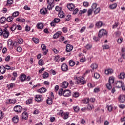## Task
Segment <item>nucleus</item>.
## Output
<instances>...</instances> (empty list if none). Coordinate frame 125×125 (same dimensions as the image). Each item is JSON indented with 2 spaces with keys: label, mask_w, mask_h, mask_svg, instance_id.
<instances>
[{
  "label": "nucleus",
  "mask_w": 125,
  "mask_h": 125,
  "mask_svg": "<svg viewBox=\"0 0 125 125\" xmlns=\"http://www.w3.org/2000/svg\"><path fill=\"white\" fill-rule=\"evenodd\" d=\"M74 79L76 80L77 84H85L86 83V81H84V78L82 77H74Z\"/></svg>",
  "instance_id": "obj_1"
},
{
  "label": "nucleus",
  "mask_w": 125,
  "mask_h": 125,
  "mask_svg": "<svg viewBox=\"0 0 125 125\" xmlns=\"http://www.w3.org/2000/svg\"><path fill=\"white\" fill-rule=\"evenodd\" d=\"M115 82V78L113 77H109L108 83H107L106 84V87L107 89H109V90L110 89H112V83H114Z\"/></svg>",
  "instance_id": "obj_2"
},
{
  "label": "nucleus",
  "mask_w": 125,
  "mask_h": 125,
  "mask_svg": "<svg viewBox=\"0 0 125 125\" xmlns=\"http://www.w3.org/2000/svg\"><path fill=\"white\" fill-rule=\"evenodd\" d=\"M108 32L106 30L102 29L99 31L98 37L99 38H101L103 36L107 35Z\"/></svg>",
  "instance_id": "obj_3"
},
{
  "label": "nucleus",
  "mask_w": 125,
  "mask_h": 125,
  "mask_svg": "<svg viewBox=\"0 0 125 125\" xmlns=\"http://www.w3.org/2000/svg\"><path fill=\"white\" fill-rule=\"evenodd\" d=\"M14 110L17 113H21L22 112V107L20 105H17L14 107Z\"/></svg>",
  "instance_id": "obj_4"
},
{
  "label": "nucleus",
  "mask_w": 125,
  "mask_h": 125,
  "mask_svg": "<svg viewBox=\"0 0 125 125\" xmlns=\"http://www.w3.org/2000/svg\"><path fill=\"white\" fill-rule=\"evenodd\" d=\"M4 38H8L9 36V31L7 30V28H5L3 29V35Z\"/></svg>",
  "instance_id": "obj_5"
},
{
  "label": "nucleus",
  "mask_w": 125,
  "mask_h": 125,
  "mask_svg": "<svg viewBox=\"0 0 125 125\" xmlns=\"http://www.w3.org/2000/svg\"><path fill=\"white\" fill-rule=\"evenodd\" d=\"M61 70L62 71V72H67L68 71V65H67L66 64L63 63L61 65Z\"/></svg>",
  "instance_id": "obj_6"
},
{
  "label": "nucleus",
  "mask_w": 125,
  "mask_h": 125,
  "mask_svg": "<svg viewBox=\"0 0 125 125\" xmlns=\"http://www.w3.org/2000/svg\"><path fill=\"white\" fill-rule=\"evenodd\" d=\"M71 94V91L69 90H65L63 93V96H65V97H69V96H70Z\"/></svg>",
  "instance_id": "obj_7"
},
{
  "label": "nucleus",
  "mask_w": 125,
  "mask_h": 125,
  "mask_svg": "<svg viewBox=\"0 0 125 125\" xmlns=\"http://www.w3.org/2000/svg\"><path fill=\"white\" fill-rule=\"evenodd\" d=\"M90 67L91 68V70H90L91 72H94V70H96L97 68H98V65L96 63H93L91 65Z\"/></svg>",
  "instance_id": "obj_8"
},
{
  "label": "nucleus",
  "mask_w": 125,
  "mask_h": 125,
  "mask_svg": "<svg viewBox=\"0 0 125 125\" xmlns=\"http://www.w3.org/2000/svg\"><path fill=\"white\" fill-rule=\"evenodd\" d=\"M73 46L68 44L66 45V51H67V52H70L72 51V50H73Z\"/></svg>",
  "instance_id": "obj_9"
},
{
  "label": "nucleus",
  "mask_w": 125,
  "mask_h": 125,
  "mask_svg": "<svg viewBox=\"0 0 125 125\" xmlns=\"http://www.w3.org/2000/svg\"><path fill=\"white\" fill-rule=\"evenodd\" d=\"M116 87L118 88H121L124 85V83L122 81H117L116 83Z\"/></svg>",
  "instance_id": "obj_10"
},
{
  "label": "nucleus",
  "mask_w": 125,
  "mask_h": 125,
  "mask_svg": "<svg viewBox=\"0 0 125 125\" xmlns=\"http://www.w3.org/2000/svg\"><path fill=\"white\" fill-rule=\"evenodd\" d=\"M26 79H27V76L25 74H22L20 76V80L21 81V82H25L26 80Z\"/></svg>",
  "instance_id": "obj_11"
},
{
  "label": "nucleus",
  "mask_w": 125,
  "mask_h": 125,
  "mask_svg": "<svg viewBox=\"0 0 125 125\" xmlns=\"http://www.w3.org/2000/svg\"><path fill=\"white\" fill-rule=\"evenodd\" d=\"M35 100L36 101H42V96L41 95H36L35 96Z\"/></svg>",
  "instance_id": "obj_12"
},
{
  "label": "nucleus",
  "mask_w": 125,
  "mask_h": 125,
  "mask_svg": "<svg viewBox=\"0 0 125 125\" xmlns=\"http://www.w3.org/2000/svg\"><path fill=\"white\" fill-rule=\"evenodd\" d=\"M69 85V83L67 81H64L62 84V88H67Z\"/></svg>",
  "instance_id": "obj_13"
},
{
  "label": "nucleus",
  "mask_w": 125,
  "mask_h": 125,
  "mask_svg": "<svg viewBox=\"0 0 125 125\" xmlns=\"http://www.w3.org/2000/svg\"><path fill=\"white\" fill-rule=\"evenodd\" d=\"M40 12L41 14H47V9L46 8H43L40 10Z\"/></svg>",
  "instance_id": "obj_14"
},
{
  "label": "nucleus",
  "mask_w": 125,
  "mask_h": 125,
  "mask_svg": "<svg viewBox=\"0 0 125 125\" xmlns=\"http://www.w3.org/2000/svg\"><path fill=\"white\" fill-rule=\"evenodd\" d=\"M67 7L69 10H73V9H75V5L73 3H70L67 5Z\"/></svg>",
  "instance_id": "obj_15"
},
{
  "label": "nucleus",
  "mask_w": 125,
  "mask_h": 125,
  "mask_svg": "<svg viewBox=\"0 0 125 125\" xmlns=\"http://www.w3.org/2000/svg\"><path fill=\"white\" fill-rule=\"evenodd\" d=\"M119 99L120 102L122 103L125 102V96L124 95H121L119 96Z\"/></svg>",
  "instance_id": "obj_16"
},
{
  "label": "nucleus",
  "mask_w": 125,
  "mask_h": 125,
  "mask_svg": "<svg viewBox=\"0 0 125 125\" xmlns=\"http://www.w3.org/2000/svg\"><path fill=\"white\" fill-rule=\"evenodd\" d=\"M0 72L1 74H4L5 72H6V69L5 68V67L4 66H1L0 67Z\"/></svg>",
  "instance_id": "obj_17"
},
{
  "label": "nucleus",
  "mask_w": 125,
  "mask_h": 125,
  "mask_svg": "<svg viewBox=\"0 0 125 125\" xmlns=\"http://www.w3.org/2000/svg\"><path fill=\"white\" fill-rule=\"evenodd\" d=\"M114 73V70H113L112 69H108L105 71V75H109L111 74Z\"/></svg>",
  "instance_id": "obj_18"
},
{
  "label": "nucleus",
  "mask_w": 125,
  "mask_h": 125,
  "mask_svg": "<svg viewBox=\"0 0 125 125\" xmlns=\"http://www.w3.org/2000/svg\"><path fill=\"white\" fill-rule=\"evenodd\" d=\"M62 34V32L61 31H58L54 35H53V39H57L58 37L60 36Z\"/></svg>",
  "instance_id": "obj_19"
},
{
  "label": "nucleus",
  "mask_w": 125,
  "mask_h": 125,
  "mask_svg": "<svg viewBox=\"0 0 125 125\" xmlns=\"http://www.w3.org/2000/svg\"><path fill=\"white\" fill-rule=\"evenodd\" d=\"M103 25V23H102V21H98L96 22L95 26L97 28H101Z\"/></svg>",
  "instance_id": "obj_20"
},
{
  "label": "nucleus",
  "mask_w": 125,
  "mask_h": 125,
  "mask_svg": "<svg viewBox=\"0 0 125 125\" xmlns=\"http://www.w3.org/2000/svg\"><path fill=\"white\" fill-rule=\"evenodd\" d=\"M22 118L24 120H27V119H28V113L26 112H24L22 114Z\"/></svg>",
  "instance_id": "obj_21"
},
{
  "label": "nucleus",
  "mask_w": 125,
  "mask_h": 125,
  "mask_svg": "<svg viewBox=\"0 0 125 125\" xmlns=\"http://www.w3.org/2000/svg\"><path fill=\"white\" fill-rule=\"evenodd\" d=\"M38 91L40 93H44V92L46 91V88L42 87V88L39 89Z\"/></svg>",
  "instance_id": "obj_22"
},
{
  "label": "nucleus",
  "mask_w": 125,
  "mask_h": 125,
  "mask_svg": "<svg viewBox=\"0 0 125 125\" xmlns=\"http://www.w3.org/2000/svg\"><path fill=\"white\" fill-rule=\"evenodd\" d=\"M59 17H60V18H64V17H65V15H64V12H63V11H60L59 12Z\"/></svg>",
  "instance_id": "obj_23"
},
{
  "label": "nucleus",
  "mask_w": 125,
  "mask_h": 125,
  "mask_svg": "<svg viewBox=\"0 0 125 125\" xmlns=\"http://www.w3.org/2000/svg\"><path fill=\"white\" fill-rule=\"evenodd\" d=\"M38 29H43V24L42 23H39L37 25Z\"/></svg>",
  "instance_id": "obj_24"
},
{
  "label": "nucleus",
  "mask_w": 125,
  "mask_h": 125,
  "mask_svg": "<svg viewBox=\"0 0 125 125\" xmlns=\"http://www.w3.org/2000/svg\"><path fill=\"white\" fill-rule=\"evenodd\" d=\"M46 103L48 105H51L52 104V99L51 98H48L46 100Z\"/></svg>",
  "instance_id": "obj_25"
},
{
  "label": "nucleus",
  "mask_w": 125,
  "mask_h": 125,
  "mask_svg": "<svg viewBox=\"0 0 125 125\" xmlns=\"http://www.w3.org/2000/svg\"><path fill=\"white\" fill-rule=\"evenodd\" d=\"M125 73L124 72H121L120 75L118 76V78L119 79H125Z\"/></svg>",
  "instance_id": "obj_26"
},
{
  "label": "nucleus",
  "mask_w": 125,
  "mask_h": 125,
  "mask_svg": "<svg viewBox=\"0 0 125 125\" xmlns=\"http://www.w3.org/2000/svg\"><path fill=\"white\" fill-rule=\"evenodd\" d=\"M43 79H47L49 77V74L47 72H45L42 75Z\"/></svg>",
  "instance_id": "obj_27"
},
{
  "label": "nucleus",
  "mask_w": 125,
  "mask_h": 125,
  "mask_svg": "<svg viewBox=\"0 0 125 125\" xmlns=\"http://www.w3.org/2000/svg\"><path fill=\"white\" fill-rule=\"evenodd\" d=\"M12 121L13 123H14L15 124L18 123V117L16 116L15 117L13 118Z\"/></svg>",
  "instance_id": "obj_28"
},
{
  "label": "nucleus",
  "mask_w": 125,
  "mask_h": 125,
  "mask_svg": "<svg viewBox=\"0 0 125 125\" xmlns=\"http://www.w3.org/2000/svg\"><path fill=\"white\" fill-rule=\"evenodd\" d=\"M69 65L71 66V67H74V66H75V61L72 60H70Z\"/></svg>",
  "instance_id": "obj_29"
},
{
  "label": "nucleus",
  "mask_w": 125,
  "mask_h": 125,
  "mask_svg": "<svg viewBox=\"0 0 125 125\" xmlns=\"http://www.w3.org/2000/svg\"><path fill=\"white\" fill-rule=\"evenodd\" d=\"M5 21H6V18H5V17H2V18H1L0 22L1 24H3V23H4Z\"/></svg>",
  "instance_id": "obj_30"
},
{
  "label": "nucleus",
  "mask_w": 125,
  "mask_h": 125,
  "mask_svg": "<svg viewBox=\"0 0 125 125\" xmlns=\"http://www.w3.org/2000/svg\"><path fill=\"white\" fill-rule=\"evenodd\" d=\"M16 28H17L16 24L13 25L10 28L11 31H12V32H13V31H15V30H16Z\"/></svg>",
  "instance_id": "obj_31"
},
{
  "label": "nucleus",
  "mask_w": 125,
  "mask_h": 125,
  "mask_svg": "<svg viewBox=\"0 0 125 125\" xmlns=\"http://www.w3.org/2000/svg\"><path fill=\"white\" fill-rule=\"evenodd\" d=\"M13 18H14L13 17L9 16L7 18L6 20L7 22H12V20H13Z\"/></svg>",
  "instance_id": "obj_32"
},
{
  "label": "nucleus",
  "mask_w": 125,
  "mask_h": 125,
  "mask_svg": "<svg viewBox=\"0 0 125 125\" xmlns=\"http://www.w3.org/2000/svg\"><path fill=\"white\" fill-rule=\"evenodd\" d=\"M13 4V0H8L7 1V5H9L10 6L11 5V4Z\"/></svg>",
  "instance_id": "obj_33"
},
{
  "label": "nucleus",
  "mask_w": 125,
  "mask_h": 125,
  "mask_svg": "<svg viewBox=\"0 0 125 125\" xmlns=\"http://www.w3.org/2000/svg\"><path fill=\"white\" fill-rule=\"evenodd\" d=\"M38 64L39 66H43V60L40 59L38 62Z\"/></svg>",
  "instance_id": "obj_34"
},
{
  "label": "nucleus",
  "mask_w": 125,
  "mask_h": 125,
  "mask_svg": "<svg viewBox=\"0 0 125 125\" xmlns=\"http://www.w3.org/2000/svg\"><path fill=\"white\" fill-rule=\"evenodd\" d=\"M71 15H68L65 18V21L67 22V21H70V20L71 19Z\"/></svg>",
  "instance_id": "obj_35"
},
{
  "label": "nucleus",
  "mask_w": 125,
  "mask_h": 125,
  "mask_svg": "<svg viewBox=\"0 0 125 125\" xmlns=\"http://www.w3.org/2000/svg\"><path fill=\"white\" fill-rule=\"evenodd\" d=\"M63 115H64L63 119L64 120H67V119H68L69 118V113L66 112V113H64Z\"/></svg>",
  "instance_id": "obj_36"
},
{
  "label": "nucleus",
  "mask_w": 125,
  "mask_h": 125,
  "mask_svg": "<svg viewBox=\"0 0 125 125\" xmlns=\"http://www.w3.org/2000/svg\"><path fill=\"white\" fill-rule=\"evenodd\" d=\"M116 7H117V3H114L110 5V8H111V9H115Z\"/></svg>",
  "instance_id": "obj_37"
},
{
  "label": "nucleus",
  "mask_w": 125,
  "mask_h": 125,
  "mask_svg": "<svg viewBox=\"0 0 125 125\" xmlns=\"http://www.w3.org/2000/svg\"><path fill=\"white\" fill-rule=\"evenodd\" d=\"M73 110H74V111L76 113H78V112H79V111H80V107H79V106H74Z\"/></svg>",
  "instance_id": "obj_38"
},
{
  "label": "nucleus",
  "mask_w": 125,
  "mask_h": 125,
  "mask_svg": "<svg viewBox=\"0 0 125 125\" xmlns=\"http://www.w3.org/2000/svg\"><path fill=\"white\" fill-rule=\"evenodd\" d=\"M53 7H54V5L53 4H49V5L47 6V8L49 9V10H51Z\"/></svg>",
  "instance_id": "obj_39"
},
{
  "label": "nucleus",
  "mask_w": 125,
  "mask_h": 125,
  "mask_svg": "<svg viewBox=\"0 0 125 125\" xmlns=\"http://www.w3.org/2000/svg\"><path fill=\"white\" fill-rule=\"evenodd\" d=\"M103 49H109L110 46L109 45H104L102 46Z\"/></svg>",
  "instance_id": "obj_40"
},
{
  "label": "nucleus",
  "mask_w": 125,
  "mask_h": 125,
  "mask_svg": "<svg viewBox=\"0 0 125 125\" xmlns=\"http://www.w3.org/2000/svg\"><path fill=\"white\" fill-rule=\"evenodd\" d=\"M80 95V94H79V92H75L74 93H73V97H79V96Z\"/></svg>",
  "instance_id": "obj_41"
},
{
  "label": "nucleus",
  "mask_w": 125,
  "mask_h": 125,
  "mask_svg": "<svg viewBox=\"0 0 125 125\" xmlns=\"http://www.w3.org/2000/svg\"><path fill=\"white\" fill-rule=\"evenodd\" d=\"M94 77L95 79H99L100 78V75L98 73H94Z\"/></svg>",
  "instance_id": "obj_42"
},
{
  "label": "nucleus",
  "mask_w": 125,
  "mask_h": 125,
  "mask_svg": "<svg viewBox=\"0 0 125 125\" xmlns=\"http://www.w3.org/2000/svg\"><path fill=\"white\" fill-rule=\"evenodd\" d=\"M85 48H86V49H90L91 48H92V45L90 44H87Z\"/></svg>",
  "instance_id": "obj_43"
},
{
  "label": "nucleus",
  "mask_w": 125,
  "mask_h": 125,
  "mask_svg": "<svg viewBox=\"0 0 125 125\" xmlns=\"http://www.w3.org/2000/svg\"><path fill=\"white\" fill-rule=\"evenodd\" d=\"M93 108H94V107L91 104H88L87 106V109L90 111H91Z\"/></svg>",
  "instance_id": "obj_44"
},
{
  "label": "nucleus",
  "mask_w": 125,
  "mask_h": 125,
  "mask_svg": "<svg viewBox=\"0 0 125 125\" xmlns=\"http://www.w3.org/2000/svg\"><path fill=\"white\" fill-rule=\"evenodd\" d=\"M18 15H19V12H15L12 14V16L14 18L18 16Z\"/></svg>",
  "instance_id": "obj_45"
},
{
  "label": "nucleus",
  "mask_w": 125,
  "mask_h": 125,
  "mask_svg": "<svg viewBox=\"0 0 125 125\" xmlns=\"http://www.w3.org/2000/svg\"><path fill=\"white\" fill-rule=\"evenodd\" d=\"M100 12V8H97L96 10H94V13L95 14H97V13H99Z\"/></svg>",
  "instance_id": "obj_46"
},
{
  "label": "nucleus",
  "mask_w": 125,
  "mask_h": 125,
  "mask_svg": "<svg viewBox=\"0 0 125 125\" xmlns=\"http://www.w3.org/2000/svg\"><path fill=\"white\" fill-rule=\"evenodd\" d=\"M24 42V40L22 38H20L18 40V42L19 43V44H21V43H23Z\"/></svg>",
  "instance_id": "obj_47"
},
{
  "label": "nucleus",
  "mask_w": 125,
  "mask_h": 125,
  "mask_svg": "<svg viewBox=\"0 0 125 125\" xmlns=\"http://www.w3.org/2000/svg\"><path fill=\"white\" fill-rule=\"evenodd\" d=\"M93 11V9H89L88 10V16H90V15H91V14H92V11Z\"/></svg>",
  "instance_id": "obj_48"
},
{
  "label": "nucleus",
  "mask_w": 125,
  "mask_h": 125,
  "mask_svg": "<svg viewBox=\"0 0 125 125\" xmlns=\"http://www.w3.org/2000/svg\"><path fill=\"white\" fill-rule=\"evenodd\" d=\"M33 102V100L32 99H29L28 100L26 101V104L29 105V104H31Z\"/></svg>",
  "instance_id": "obj_49"
},
{
  "label": "nucleus",
  "mask_w": 125,
  "mask_h": 125,
  "mask_svg": "<svg viewBox=\"0 0 125 125\" xmlns=\"http://www.w3.org/2000/svg\"><path fill=\"white\" fill-rule=\"evenodd\" d=\"M53 21L56 23H59L60 22V19L59 18H55L53 20Z\"/></svg>",
  "instance_id": "obj_50"
},
{
  "label": "nucleus",
  "mask_w": 125,
  "mask_h": 125,
  "mask_svg": "<svg viewBox=\"0 0 125 125\" xmlns=\"http://www.w3.org/2000/svg\"><path fill=\"white\" fill-rule=\"evenodd\" d=\"M54 60L55 62H58L59 60H60V57H59V56H57L55 57Z\"/></svg>",
  "instance_id": "obj_51"
},
{
  "label": "nucleus",
  "mask_w": 125,
  "mask_h": 125,
  "mask_svg": "<svg viewBox=\"0 0 125 125\" xmlns=\"http://www.w3.org/2000/svg\"><path fill=\"white\" fill-rule=\"evenodd\" d=\"M97 7V4H96V3H93L92 6V9L93 10V9H95V8H96Z\"/></svg>",
  "instance_id": "obj_52"
},
{
  "label": "nucleus",
  "mask_w": 125,
  "mask_h": 125,
  "mask_svg": "<svg viewBox=\"0 0 125 125\" xmlns=\"http://www.w3.org/2000/svg\"><path fill=\"white\" fill-rule=\"evenodd\" d=\"M54 2V0H47L48 4H53Z\"/></svg>",
  "instance_id": "obj_53"
},
{
  "label": "nucleus",
  "mask_w": 125,
  "mask_h": 125,
  "mask_svg": "<svg viewBox=\"0 0 125 125\" xmlns=\"http://www.w3.org/2000/svg\"><path fill=\"white\" fill-rule=\"evenodd\" d=\"M83 5L85 7H88V5H89V3H88V2H84L83 3Z\"/></svg>",
  "instance_id": "obj_54"
},
{
  "label": "nucleus",
  "mask_w": 125,
  "mask_h": 125,
  "mask_svg": "<svg viewBox=\"0 0 125 125\" xmlns=\"http://www.w3.org/2000/svg\"><path fill=\"white\" fill-rule=\"evenodd\" d=\"M32 40L35 43H39V39L33 38Z\"/></svg>",
  "instance_id": "obj_55"
},
{
  "label": "nucleus",
  "mask_w": 125,
  "mask_h": 125,
  "mask_svg": "<svg viewBox=\"0 0 125 125\" xmlns=\"http://www.w3.org/2000/svg\"><path fill=\"white\" fill-rule=\"evenodd\" d=\"M8 102H9V103H10V104H14V103H15V100H12V99H9Z\"/></svg>",
  "instance_id": "obj_56"
},
{
  "label": "nucleus",
  "mask_w": 125,
  "mask_h": 125,
  "mask_svg": "<svg viewBox=\"0 0 125 125\" xmlns=\"http://www.w3.org/2000/svg\"><path fill=\"white\" fill-rule=\"evenodd\" d=\"M41 47L43 50H45V49H46V46L44 44H42L41 45Z\"/></svg>",
  "instance_id": "obj_57"
},
{
  "label": "nucleus",
  "mask_w": 125,
  "mask_h": 125,
  "mask_svg": "<svg viewBox=\"0 0 125 125\" xmlns=\"http://www.w3.org/2000/svg\"><path fill=\"white\" fill-rule=\"evenodd\" d=\"M25 30L26 32H29V31H30V30H31V29L29 26L26 25L25 28Z\"/></svg>",
  "instance_id": "obj_58"
},
{
  "label": "nucleus",
  "mask_w": 125,
  "mask_h": 125,
  "mask_svg": "<svg viewBox=\"0 0 125 125\" xmlns=\"http://www.w3.org/2000/svg\"><path fill=\"white\" fill-rule=\"evenodd\" d=\"M5 60L6 62H8V61H9V60H10V56H7L5 59Z\"/></svg>",
  "instance_id": "obj_59"
},
{
  "label": "nucleus",
  "mask_w": 125,
  "mask_h": 125,
  "mask_svg": "<svg viewBox=\"0 0 125 125\" xmlns=\"http://www.w3.org/2000/svg\"><path fill=\"white\" fill-rule=\"evenodd\" d=\"M17 51L18 52H21L22 51V48L21 47H18L17 48Z\"/></svg>",
  "instance_id": "obj_60"
},
{
  "label": "nucleus",
  "mask_w": 125,
  "mask_h": 125,
  "mask_svg": "<svg viewBox=\"0 0 125 125\" xmlns=\"http://www.w3.org/2000/svg\"><path fill=\"white\" fill-rule=\"evenodd\" d=\"M107 109L109 112H112V110H113V107H112V106H108Z\"/></svg>",
  "instance_id": "obj_61"
},
{
  "label": "nucleus",
  "mask_w": 125,
  "mask_h": 125,
  "mask_svg": "<svg viewBox=\"0 0 125 125\" xmlns=\"http://www.w3.org/2000/svg\"><path fill=\"white\" fill-rule=\"evenodd\" d=\"M62 31L63 33H67L68 32V28H67V27H63L62 28Z\"/></svg>",
  "instance_id": "obj_62"
},
{
  "label": "nucleus",
  "mask_w": 125,
  "mask_h": 125,
  "mask_svg": "<svg viewBox=\"0 0 125 125\" xmlns=\"http://www.w3.org/2000/svg\"><path fill=\"white\" fill-rule=\"evenodd\" d=\"M56 23L53 21H52L51 23H50V25L52 26V27H55L56 26Z\"/></svg>",
  "instance_id": "obj_63"
},
{
  "label": "nucleus",
  "mask_w": 125,
  "mask_h": 125,
  "mask_svg": "<svg viewBox=\"0 0 125 125\" xmlns=\"http://www.w3.org/2000/svg\"><path fill=\"white\" fill-rule=\"evenodd\" d=\"M63 92V89H60L59 91V95H60V96H61V95H62V93Z\"/></svg>",
  "instance_id": "obj_64"
}]
</instances>
